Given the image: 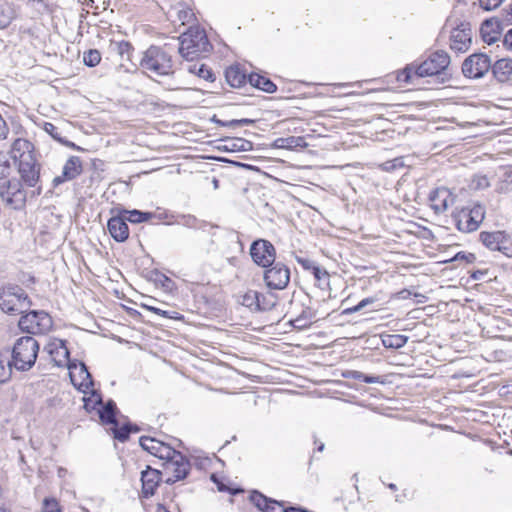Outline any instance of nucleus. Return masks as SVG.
Returning a JSON list of instances; mask_svg holds the SVG:
<instances>
[{
    "label": "nucleus",
    "mask_w": 512,
    "mask_h": 512,
    "mask_svg": "<svg viewBox=\"0 0 512 512\" xmlns=\"http://www.w3.org/2000/svg\"><path fill=\"white\" fill-rule=\"evenodd\" d=\"M107 227L110 235L118 242L125 241L129 236V228L124 215L120 214L110 218Z\"/></svg>",
    "instance_id": "23"
},
{
    "label": "nucleus",
    "mask_w": 512,
    "mask_h": 512,
    "mask_svg": "<svg viewBox=\"0 0 512 512\" xmlns=\"http://www.w3.org/2000/svg\"><path fill=\"white\" fill-rule=\"evenodd\" d=\"M10 155L15 164L25 159L30 160V157L35 156L34 145L26 139L17 138L12 143Z\"/></svg>",
    "instance_id": "22"
},
{
    "label": "nucleus",
    "mask_w": 512,
    "mask_h": 512,
    "mask_svg": "<svg viewBox=\"0 0 512 512\" xmlns=\"http://www.w3.org/2000/svg\"><path fill=\"white\" fill-rule=\"evenodd\" d=\"M430 206L437 213L445 212L455 202V197L446 187H440L431 192L429 196Z\"/></svg>",
    "instance_id": "20"
},
{
    "label": "nucleus",
    "mask_w": 512,
    "mask_h": 512,
    "mask_svg": "<svg viewBox=\"0 0 512 512\" xmlns=\"http://www.w3.org/2000/svg\"><path fill=\"white\" fill-rule=\"evenodd\" d=\"M225 78L227 83L233 88L242 87L248 80V77L239 66L228 67L225 71Z\"/></svg>",
    "instance_id": "28"
},
{
    "label": "nucleus",
    "mask_w": 512,
    "mask_h": 512,
    "mask_svg": "<svg viewBox=\"0 0 512 512\" xmlns=\"http://www.w3.org/2000/svg\"><path fill=\"white\" fill-rule=\"evenodd\" d=\"M505 0H478L480 8L485 11L497 9Z\"/></svg>",
    "instance_id": "54"
},
{
    "label": "nucleus",
    "mask_w": 512,
    "mask_h": 512,
    "mask_svg": "<svg viewBox=\"0 0 512 512\" xmlns=\"http://www.w3.org/2000/svg\"><path fill=\"white\" fill-rule=\"evenodd\" d=\"M44 130L47 132L53 139L57 140L58 142L66 145L67 147L73 148V149H79L73 142L65 140L61 136V132L59 131L58 127H56L53 123L46 122L44 124Z\"/></svg>",
    "instance_id": "39"
},
{
    "label": "nucleus",
    "mask_w": 512,
    "mask_h": 512,
    "mask_svg": "<svg viewBox=\"0 0 512 512\" xmlns=\"http://www.w3.org/2000/svg\"><path fill=\"white\" fill-rule=\"evenodd\" d=\"M52 325L51 316L43 310H32L22 315L18 322L20 330L28 334H44L52 328Z\"/></svg>",
    "instance_id": "8"
},
{
    "label": "nucleus",
    "mask_w": 512,
    "mask_h": 512,
    "mask_svg": "<svg viewBox=\"0 0 512 512\" xmlns=\"http://www.w3.org/2000/svg\"><path fill=\"white\" fill-rule=\"evenodd\" d=\"M250 500L262 512H288V507L284 506V502L267 498L258 491L251 493Z\"/></svg>",
    "instance_id": "21"
},
{
    "label": "nucleus",
    "mask_w": 512,
    "mask_h": 512,
    "mask_svg": "<svg viewBox=\"0 0 512 512\" xmlns=\"http://www.w3.org/2000/svg\"><path fill=\"white\" fill-rule=\"evenodd\" d=\"M145 277L148 281L153 282L156 286H160L166 292H171L175 289V283L158 269L147 270Z\"/></svg>",
    "instance_id": "25"
},
{
    "label": "nucleus",
    "mask_w": 512,
    "mask_h": 512,
    "mask_svg": "<svg viewBox=\"0 0 512 512\" xmlns=\"http://www.w3.org/2000/svg\"><path fill=\"white\" fill-rule=\"evenodd\" d=\"M299 262L304 268L311 270L315 280L318 282V286L322 288V284L329 285L328 279L329 274L326 270L318 265H315L310 258H298Z\"/></svg>",
    "instance_id": "26"
},
{
    "label": "nucleus",
    "mask_w": 512,
    "mask_h": 512,
    "mask_svg": "<svg viewBox=\"0 0 512 512\" xmlns=\"http://www.w3.org/2000/svg\"><path fill=\"white\" fill-rule=\"evenodd\" d=\"M140 480L142 483L140 497L149 499L155 495L162 481V472L150 466H146V469L141 472Z\"/></svg>",
    "instance_id": "16"
},
{
    "label": "nucleus",
    "mask_w": 512,
    "mask_h": 512,
    "mask_svg": "<svg viewBox=\"0 0 512 512\" xmlns=\"http://www.w3.org/2000/svg\"><path fill=\"white\" fill-rule=\"evenodd\" d=\"M228 149L233 152L251 151L253 149V143L243 138H235L230 141Z\"/></svg>",
    "instance_id": "41"
},
{
    "label": "nucleus",
    "mask_w": 512,
    "mask_h": 512,
    "mask_svg": "<svg viewBox=\"0 0 512 512\" xmlns=\"http://www.w3.org/2000/svg\"><path fill=\"white\" fill-rule=\"evenodd\" d=\"M254 122H255L254 120L248 119V118L233 119V120L227 121V122L217 121V123H219L220 125L228 126V127H240V126H245V125H251Z\"/></svg>",
    "instance_id": "51"
},
{
    "label": "nucleus",
    "mask_w": 512,
    "mask_h": 512,
    "mask_svg": "<svg viewBox=\"0 0 512 512\" xmlns=\"http://www.w3.org/2000/svg\"><path fill=\"white\" fill-rule=\"evenodd\" d=\"M502 30V21L498 17H491L482 22L479 32L482 40L491 45L500 39Z\"/></svg>",
    "instance_id": "18"
},
{
    "label": "nucleus",
    "mask_w": 512,
    "mask_h": 512,
    "mask_svg": "<svg viewBox=\"0 0 512 512\" xmlns=\"http://www.w3.org/2000/svg\"><path fill=\"white\" fill-rule=\"evenodd\" d=\"M178 52L187 61H194L212 50V45L204 29L190 27L178 38Z\"/></svg>",
    "instance_id": "2"
},
{
    "label": "nucleus",
    "mask_w": 512,
    "mask_h": 512,
    "mask_svg": "<svg viewBox=\"0 0 512 512\" xmlns=\"http://www.w3.org/2000/svg\"><path fill=\"white\" fill-rule=\"evenodd\" d=\"M255 264L267 267L264 272V281L268 288L282 290L290 280V271L287 266L275 263V258H252Z\"/></svg>",
    "instance_id": "6"
},
{
    "label": "nucleus",
    "mask_w": 512,
    "mask_h": 512,
    "mask_svg": "<svg viewBox=\"0 0 512 512\" xmlns=\"http://www.w3.org/2000/svg\"><path fill=\"white\" fill-rule=\"evenodd\" d=\"M121 215H124V219L125 221H129L131 223H142V222H146L148 220H150L153 216H154V213L152 212H142L140 210H125L123 213H121Z\"/></svg>",
    "instance_id": "36"
},
{
    "label": "nucleus",
    "mask_w": 512,
    "mask_h": 512,
    "mask_svg": "<svg viewBox=\"0 0 512 512\" xmlns=\"http://www.w3.org/2000/svg\"><path fill=\"white\" fill-rule=\"evenodd\" d=\"M249 256H276V250L270 241L258 239L252 242Z\"/></svg>",
    "instance_id": "27"
},
{
    "label": "nucleus",
    "mask_w": 512,
    "mask_h": 512,
    "mask_svg": "<svg viewBox=\"0 0 512 512\" xmlns=\"http://www.w3.org/2000/svg\"><path fill=\"white\" fill-rule=\"evenodd\" d=\"M101 409H99V417L101 421L105 424H113L117 425L116 420V412L117 406L113 400L107 401L105 405H101Z\"/></svg>",
    "instance_id": "32"
},
{
    "label": "nucleus",
    "mask_w": 512,
    "mask_h": 512,
    "mask_svg": "<svg viewBox=\"0 0 512 512\" xmlns=\"http://www.w3.org/2000/svg\"><path fill=\"white\" fill-rule=\"evenodd\" d=\"M163 467L167 473H171V476L165 480V483L174 484L187 477L191 466L189 460L177 451L171 459H167L163 463Z\"/></svg>",
    "instance_id": "13"
},
{
    "label": "nucleus",
    "mask_w": 512,
    "mask_h": 512,
    "mask_svg": "<svg viewBox=\"0 0 512 512\" xmlns=\"http://www.w3.org/2000/svg\"><path fill=\"white\" fill-rule=\"evenodd\" d=\"M1 199L14 209L25 205L27 193L23 189V182L15 178L0 183Z\"/></svg>",
    "instance_id": "11"
},
{
    "label": "nucleus",
    "mask_w": 512,
    "mask_h": 512,
    "mask_svg": "<svg viewBox=\"0 0 512 512\" xmlns=\"http://www.w3.org/2000/svg\"><path fill=\"white\" fill-rule=\"evenodd\" d=\"M15 18V11L7 2L0 3V29L6 28Z\"/></svg>",
    "instance_id": "38"
},
{
    "label": "nucleus",
    "mask_w": 512,
    "mask_h": 512,
    "mask_svg": "<svg viewBox=\"0 0 512 512\" xmlns=\"http://www.w3.org/2000/svg\"><path fill=\"white\" fill-rule=\"evenodd\" d=\"M139 443L145 451L165 461L171 459L177 452L168 444L149 436L140 437Z\"/></svg>",
    "instance_id": "15"
},
{
    "label": "nucleus",
    "mask_w": 512,
    "mask_h": 512,
    "mask_svg": "<svg viewBox=\"0 0 512 512\" xmlns=\"http://www.w3.org/2000/svg\"><path fill=\"white\" fill-rule=\"evenodd\" d=\"M450 64V56L443 50L432 53L421 64L416 65L417 77H436L438 82L445 83L448 78L447 68Z\"/></svg>",
    "instance_id": "4"
},
{
    "label": "nucleus",
    "mask_w": 512,
    "mask_h": 512,
    "mask_svg": "<svg viewBox=\"0 0 512 512\" xmlns=\"http://www.w3.org/2000/svg\"><path fill=\"white\" fill-rule=\"evenodd\" d=\"M193 14L191 11H188V10H181L179 11L178 13V18L179 20L182 21V23L184 24L185 22H188L190 21V19L192 18Z\"/></svg>",
    "instance_id": "58"
},
{
    "label": "nucleus",
    "mask_w": 512,
    "mask_h": 512,
    "mask_svg": "<svg viewBox=\"0 0 512 512\" xmlns=\"http://www.w3.org/2000/svg\"><path fill=\"white\" fill-rule=\"evenodd\" d=\"M492 80L501 86L512 87V58L497 59L491 65Z\"/></svg>",
    "instance_id": "14"
},
{
    "label": "nucleus",
    "mask_w": 512,
    "mask_h": 512,
    "mask_svg": "<svg viewBox=\"0 0 512 512\" xmlns=\"http://www.w3.org/2000/svg\"><path fill=\"white\" fill-rule=\"evenodd\" d=\"M39 343L32 336H23L16 340L11 351V363L17 371H29L36 362Z\"/></svg>",
    "instance_id": "3"
},
{
    "label": "nucleus",
    "mask_w": 512,
    "mask_h": 512,
    "mask_svg": "<svg viewBox=\"0 0 512 512\" xmlns=\"http://www.w3.org/2000/svg\"><path fill=\"white\" fill-rule=\"evenodd\" d=\"M151 312L164 318L180 320L183 318L181 314L176 311H166L160 308L151 309Z\"/></svg>",
    "instance_id": "53"
},
{
    "label": "nucleus",
    "mask_w": 512,
    "mask_h": 512,
    "mask_svg": "<svg viewBox=\"0 0 512 512\" xmlns=\"http://www.w3.org/2000/svg\"><path fill=\"white\" fill-rule=\"evenodd\" d=\"M31 303L24 289L18 285H7L0 288V309L10 315L22 314Z\"/></svg>",
    "instance_id": "5"
},
{
    "label": "nucleus",
    "mask_w": 512,
    "mask_h": 512,
    "mask_svg": "<svg viewBox=\"0 0 512 512\" xmlns=\"http://www.w3.org/2000/svg\"><path fill=\"white\" fill-rule=\"evenodd\" d=\"M42 512H61L58 501L55 498H45Z\"/></svg>",
    "instance_id": "50"
},
{
    "label": "nucleus",
    "mask_w": 512,
    "mask_h": 512,
    "mask_svg": "<svg viewBox=\"0 0 512 512\" xmlns=\"http://www.w3.org/2000/svg\"><path fill=\"white\" fill-rule=\"evenodd\" d=\"M196 218L193 216L184 217V225L189 227H194L196 223Z\"/></svg>",
    "instance_id": "59"
},
{
    "label": "nucleus",
    "mask_w": 512,
    "mask_h": 512,
    "mask_svg": "<svg viewBox=\"0 0 512 512\" xmlns=\"http://www.w3.org/2000/svg\"><path fill=\"white\" fill-rule=\"evenodd\" d=\"M503 11H505L507 13V16H506L507 22L512 24V2L509 4L508 8L504 9Z\"/></svg>",
    "instance_id": "62"
},
{
    "label": "nucleus",
    "mask_w": 512,
    "mask_h": 512,
    "mask_svg": "<svg viewBox=\"0 0 512 512\" xmlns=\"http://www.w3.org/2000/svg\"><path fill=\"white\" fill-rule=\"evenodd\" d=\"M415 68H416V65L415 64H408L403 70H401L400 72H398L397 74V80L399 82H404V83H410L412 82V79L415 77V78H418L416 75H415Z\"/></svg>",
    "instance_id": "45"
},
{
    "label": "nucleus",
    "mask_w": 512,
    "mask_h": 512,
    "mask_svg": "<svg viewBox=\"0 0 512 512\" xmlns=\"http://www.w3.org/2000/svg\"><path fill=\"white\" fill-rule=\"evenodd\" d=\"M84 402L85 409H95L97 405H102V398L100 394L92 392V397L89 399L84 398Z\"/></svg>",
    "instance_id": "52"
},
{
    "label": "nucleus",
    "mask_w": 512,
    "mask_h": 512,
    "mask_svg": "<svg viewBox=\"0 0 512 512\" xmlns=\"http://www.w3.org/2000/svg\"><path fill=\"white\" fill-rule=\"evenodd\" d=\"M377 300H378V298L376 296L364 298L357 305L344 309L342 311V314L350 315L352 313H356V312L362 310L363 308H365L366 306L373 304Z\"/></svg>",
    "instance_id": "46"
},
{
    "label": "nucleus",
    "mask_w": 512,
    "mask_h": 512,
    "mask_svg": "<svg viewBox=\"0 0 512 512\" xmlns=\"http://www.w3.org/2000/svg\"><path fill=\"white\" fill-rule=\"evenodd\" d=\"M77 367H79L80 375L82 377V381L80 382V387L85 388L83 392L86 393V390L93 386V379L88 371L87 366L83 362L77 363Z\"/></svg>",
    "instance_id": "42"
},
{
    "label": "nucleus",
    "mask_w": 512,
    "mask_h": 512,
    "mask_svg": "<svg viewBox=\"0 0 512 512\" xmlns=\"http://www.w3.org/2000/svg\"><path fill=\"white\" fill-rule=\"evenodd\" d=\"M11 173V164L7 159H0V180L7 178Z\"/></svg>",
    "instance_id": "55"
},
{
    "label": "nucleus",
    "mask_w": 512,
    "mask_h": 512,
    "mask_svg": "<svg viewBox=\"0 0 512 512\" xmlns=\"http://www.w3.org/2000/svg\"><path fill=\"white\" fill-rule=\"evenodd\" d=\"M109 52L112 55L119 56L121 61H129L131 62L132 53L134 52V47L128 41H114L111 40L109 44Z\"/></svg>",
    "instance_id": "24"
},
{
    "label": "nucleus",
    "mask_w": 512,
    "mask_h": 512,
    "mask_svg": "<svg viewBox=\"0 0 512 512\" xmlns=\"http://www.w3.org/2000/svg\"><path fill=\"white\" fill-rule=\"evenodd\" d=\"M82 172V161L78 156H70L63 166L62 174L53 178L52 185L57 187L60 184L71 181Z\"/></svg>",
    "instance_id": "19"
},
{
    "label": "nucleus",
    "mask_w": 512,
    "mask_h": 512,
    "mask_svg": "<svg viewBox=\"0 0 512 512\" xmlns=\"http://www.w3.org/2000/svg\"><path fill=\"white\" fill-rule=\"evenodd\" d=\"M302 321H303V318L302 317H298V318H296L293 321V325L295 327H298V328L306 326L307 324L306 323H302Z\"/></svg>",
    "instance_id": "63"
},
{
    "label": "nucleus",
    "mask_w": 512,
    "mask_h": 512,
    "mask_svg": "<svg viewBox=\"0 0 512 512\" xmlns=\"http://www.w3.org/2000/svg\"><path fill=\"white\" fill-rule=\"evenodd\" d=\"M408 336L401 334H385L381 340L385 348L400 349L408 342Z\"/></svg>",
    "instance_id": "33"
},
{
    "label": "nucleus",
    "mask_w": 512,
    "mask_h": 512,
    "mask_svg": "<svg viewBox=\"0 0 512 512\" xmlns=\"http://www.w3.org/2000/svg\"><path fill=\"white\" fill-rule=\"evenodd\" d=\"M472 43V31L468 25L461 26L452 30L450 35V48L456 52H466Z\"/></svg>",
    "instance_id": "17"
},
{
    "label": "nucleus",
    "mask_w": 512,
    "mask_h": 512,
    "mask_svg": "<svg viewBox=\"0 0 512 512\" xmlns=\"http://www.w3.org/2000/svg\"><path fill=\"white\" fill-rule=\"evenodd\" d=\"M16 165L20 175V181L27 187L36 188V194L40 195L42 193V188L38 184L40 182L41 165L37 161L36 156L30 157V160H22Z\"/></svg>",
    "instance_id": "12"
},
{
    "label": "nucleus",
    "mask_w": 512,
    "mask_h": 512,
    "mask_svg": "<svg viewBox=\"0 0 512 512\" xmlns=\"http://www.w3.org/2000/svg\"><path fill=\"white\" fill-rule=\"evenodd\" d=\"M115 428L113 429L114 437L115 439L119 440L120 442H125L128 440L130 433L132 432V424H125L122 427H117V425H114Z\"/></svg>",
    "instance_id": "48"
},
{
    "label": "nucleus",
    "mask_w": 512,
    "mask_h": 512,
    "mask_svg": "<svg viewBox=\"0 0 512 512\" xmlns=\"http://www.w3.org/2000/svg\"><path fill=\"white\" fill-rule=\"evenodd\" d=\"M288 512H310L307 509L301 508V507H294L290 506L288 507Z\"/></svg>",
    "instance_id": "64"
},
{
    "label": "nucleus",
    "mask_w": 512,
    "mask_h": 512,
    "mask_svg": "<svg viewBox=\"0 0 512 512\" xmlns=\"http://www.w3.org/2000/svg\"><path fill=\"white\" fill-rule=\"evenodd\" d=\"M274 145L277 148L292 150L295 148H306L308 146L304 137L289 136L286 138H278L275 140Z\"/></svg>",
    "instance_id": "31"
},
{
    "label": "nucleus",
    "mask_w": 512,
    "mask_h": 512,
    "mask_svg": "<svg viewBox=\"0 0 512 512\" xmlns=\"http://www.w3.org/2000/svg\"><path fill=\"white\" fill-rule=\"evenodd\" d=\"M491 59L485 53H473L462 63V73L469 79H481L491 71Z\"/></svg>",
    "instance_id": "9"
},
{
    "label": "nucleus",
    "mask_w": 512,
    "mask_h": 512,
    "mask_svg": "<svg viewBox=\"0 0 512 512\" xmlns=\"http://www.w3.org/2000/svg\"><path fill=\"white\" fill-rule=\"evenodd\" d=\"M173 50L174 47L169 43L163 46L151 45L143 52L139 67L156 76H171L176 70L172 58Z\"/></svg>",
    "instance_id": "1"
},
{
    "label": "nucleus",
    "mask_w": 512,
    "mask_h": 512,
    "mask_svg": "<svg viewBox=\"0 0 512 512\" xmlns=\"http://www.w3.org/2000/svg\"><path fill=\"white\" fill-rule=\"evenodd\" d=\"M212 479L214 480V482L217 484V488L219 491L221 492H224V491H229V488L222 482H219V481H216L215 479V476L213 475L212 476Z\"/></svg>",
    "instance_id": "60"
},
{
    "label": "nucleus",
    "mask_w": 512,
    "mask_h": 512,
    "mask_svg": "<svg viewBox=\"0 0 512 512\" xmlns=\"http://www.w3.org/2000/svg\"><path fill=\"white\" fill-rule=\"evenodd\" d=\"M276 304V299L273 294H261L259 293V311L271 310Z\"/></svg>",
    "instance_id": "47"
},
{
    "label": "nucleus",
    "mask_w": 512,
    "mask_h": 512,
    "mask_svg": "<svg viewBox=\"0 0 512 512\" xmlns=\"http://www.w3.org/2000/svg\"><path fill=\"white\" fill-rule=\"evenodd\" d=\"M187 70L190 73L195 74L198 77H200L206 81H209V82H214L216 79L215 74L212 71V69L209 68L205 64L194 63V64L189 65L187 67Z\"/></svg>",
    "instance_id": "34"
},
{
    "label": "nucleus",
    "mask_w": 512,
    "mask_h": 512,
    "mask_svg": "<svg viewBox=\"0 0 512 512\" xmlns=\"http://www.w3.org/2000/svg\"><path fill=\"white\" fill-rule=\"evenodd\" d=\"M101 61V53L97 49H89L83 54V63L88 67H95Z\"/></svg>",
    "instance_id": "43"
},
{
    "label": "nucleus",
    "mask_w": 512,
    "mask_h": 512,
    "mask_svg": "<svg viewBox=\"0 0 512 512\" xmlns=\"http://www.w3.org/2000/svg\"><path fill=\"white\" fill-rule=\"evenodd\" d=\"M345 377L352 378L354 380L362 381L364 383L373 384V383H379V377L376 376H369L365 375L364 373L356 370L348 371L346 374H344Z\"/></svg>",
    "instance_id": "44"
},
{
    "label": "nucleus",
    "mask_w": 512,
    "mask_h": 512,
    "mask_svg": "<svg viewBox=\"0 0 512 512\" xmlns=\"http://www.w3.org/2000/svg\"><path fill=\"white\" fill-rule=\"evenodd\" d=\"M484 217L485 209L480 204H475L473 208H462L452 214V220L457 229L467 233L476 231Z\"/></svg>",
    "instance_id": "7"
},
{
    "label": "nucleus",
    "mask_w": 512,
    "mask_h": 512,
    "mask_svg": "<svg viewBox=\"0 0 512 512\" xmlns=\"http://www.w3.org/2000/svg\"><path fill=\"white\" fill-rule=\"evenodd\" d=\"M487 274V271L486 270H479V271H475L473 274H472V278L473 279H480L482 280L484 275Z\"/></svg>",
    "instance_id": "61"
},
{
    "label": "nucleus",
    "mask_w": 512,
    "mask_h": 512,
    "mask_svg": "<svg viewBox=\"0 0 512 512\" xmlns=\"http://www.w3.org/2000/svg\"><path fill=\"white\" fill-rule=\"evenodd\" d=\"M13 369L14 366H12L11 358L0 353V383H5L10 380Z\"/></svg>",
    "instance_id": "37"
},
{
    "label": "nucleus",
    "mask_w": 512,
    "mask_h": 512,
    "mask_svg": "<svg viewBox=\"0 0 512 512\" xmlns=\"http://www.w3.org/2000/svg\"><path fill=\"white\" fill-rule=\"evenodd\" d=\"M473 186L476 189L485 188L489 186V181L486 176H478L473 179Z\"/></svg>",
    "instance_id": "56"
},
{
    "label": "nucleus",
    "mask_w": 512,
    "mask_h": 512,
    "mask_svg": "<svg viewBox=\"0 0 512 512\" xmlns=\"http://www.w3.org/2000/svg\"><path fill=\"white\" fill-rule=\"evenodd\" d=\"M503 46L507 51L512 52V28L509 29L503 37Z\"/></svg>",
    "instance_id": "57"
},
{
    "label": "nucleus",
    "mask_w": 512,
    "mask_h": 512,
    "mask_svg": "<svg viewBox=\"0 0 512 512\" xmlns=\"http://www.w3.org/2000/svg\"><path fill=\"white\" fill-rule=\"evenodd\" d=\"M237 302L251 311H259V292L255 290H247L237 295Z\"/></svg>",
    "instance_id": "29"
},
{
    "label": "nucleus",
    "mask_w": 512,
    "mask_h": 512,
    "mask_svg": "<svg viewBox=\"0 0 512 512\" xmlns=\"http://www.w3.org/2000/svg\"><path fill=\"white\" fill-rule=\"evenodd\" d=\"M498 251L501 252L504 256H512V236L506 234L503 231V238L501 239V243L498 247Z\"/></svg>",
    "instance_id": "49"
},
{
    "label": "nucleus",
    "mask_w": 512,
    "mask_h": 512,
    "mask_svg": "<svg viewBox=\"0 0 512 512\" xmlns=\"http://www.w3.org/2000/svg\"><path fill=\"white\" fill-rule=\"evenodd\" d=\"M44 350L49 354L51 361L57 367H67L70 371L71 381L74 385L72 370L77 368V362L71 361L69 358V350L66 347L65 341L61 339H52L44 347Z\"/></svg>",
    "instance_id": "10"
},
{
    "label": "nucleus",
    "mask_w": 512,
    "mask_h": 512,
    "mask_svg": "<svg viewBox=\"0 0 512 512\" xmlns=\"http://www.w3.org/2000/svg\"><path fill=\"white\" fill-rule=\"evenodd\" d=\"M248 82L251 86L258 88L266 93H274L277 86L269 79L257 73H251L248 76Z\"/></svg>",
    "instance_id": "30"
},
{
    "label": "nucleus",
    "mask_w": 512,
    "mask_h": 512,
    "mask_svg": "<svg viewBox=\"0 0 512 512\" xmlns=\"http://www.w3.org/2000/svg\"><path fill=\"white\" fill-rule=\"evenodd\" d=\"M480 238L485 246L493 251H498V247L503 238V231L482 232Z\"/></svg>",
    "instance_id": "35"
},
{
    "label": "nucleus",
    "mask_w": 512,
    "mask_h": 512,
    "mask_svg": "<svg viewBox=\"0 0 512 512\" xmlns=\"http://www.w3.org/2000/svg\"><path fill=\"white\" fill-rule=\"evenodd\" d=\"M411 296H414L416 298L415 303H417V304H421L426 301L425 295L418 293L412 289H406V288L392 294L391 298L399 299V300H406V299H409Z\"/></svg>",
    "instance_id": "40"
}]
</instances>
